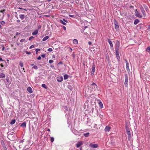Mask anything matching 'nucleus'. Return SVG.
Returning <instances> with one entry per match:
<instances>
[{
  "label": "nucleus",
  "instance_id": "nucleus-62",
  "mask_svg": "<svg viewBox=\"0 0 150 150\" xmlns=\"http://www.w3.org/2000/svg\"><path fill=\"white\" fill-rule=\"evenodd\" d=\"M20 34V33H19L18 32H16V35H18L19 34Z\"/></svg>",
  "mask_w": 150,
  "mask_h": 150
},
{
  "label": "nucleus",
  "instance_id": "nucleus-26",
  "mask_svg": "<svg viewBox=\"0 0 150 150\" xmlns=\"http://www.w3.org/2000/svg\"><path fill=\"white\" fill-rule=\"evenodd\" d=\"M89 132H87V133H85L84 134H83V135L85 137H88V136H89Z\"/></svg>",
  "mask_w": 150,
  "mask_h": 150
},
{
  "label": "nucleus",
  "instance_id": "nucleus-54",
  "mask_svg": "<svg viewBox=\"0 0 150 150\" xmlns=\"http://www.w3.org/2000/svg\"><path fill=\"white\" fill-rule=\"evenodd\" d=\"M75 56H76L75 54H74V53H73L72 54V57H73V58H74L75 57Z\"/></svg>",
  "mask_w": 150,
  "mask_h": 150
},
{
  "label": "nucleus",
  "instance_id": "nucleus-17",
  "mask_svg": "<svg viewBox=\"0 0 150 150\" xmlns=\"http://www.w3.org/2000/svg\"><path fill=\"white\" fill-rule=\"evenodd\" d=\"M38 33V30H35L34 32L32 33V35H37Z\"/></svg>",
  "mask_w": 150,
  "mask_h": 150
},
{
  "label": "nucleus",
  "instance_id": "nucleus-11",
  "mask_svg": "<svg viewBox=\"0 0 150 150\" xmlns=\"http://www.w3.org/2000/svg\"><path fill=\"white\" fill-rule=\"evenodd\" d=\"M83 144V142L82 141L79 142L76 144V146L77 148L79 147Z\"/></svg>",
  "mask_w": 150,
  "mask_h": 150
},
{
  "label": "nucleus",
  "instance_id": "nucleus-36",
  "mask_svg": "<svg viewBox=\"0 0 150 150\" xmlns=\"http://www.w3.org/2000/svg\"><path fill=\"white\" fill-rule=\"evenodd\" d=\"M40 49L38 48V49H36L35 50L36 54H37L38 52L40 51Z\"/></svg>",
  "mask_w": 150,
  "mask_h": 150
},
{
  "label": "nucleus",
  "instance_id": "nucleus-55",
  "mask_svg": "<svg viewBox=\"0 0 150 150\" xmlns=\"http://www.w3.org/2000/svg\"><path fill=\"white\" fill-rule=\"evenodd\" d=\"M41 28V26L40 25H39L38 27V29L39 30Z\"/></svg>",
  "mask_w": 150,
  "mask_h": 150
},
{
  "label": "nucleus",
  "instance_id": "nucleus-49",
  "mask_svg": "<svg viewBox=\"0 0 150 150\" xmlns=\"http://www.w3.org/2000/svg\"><path fill=\"white\" fill-rule=\"evenodd\" d=\"M53 60H50L49 61V63L50 64H51L52 63H53Z\"/></svg>",
  "mask_w": 150,
  "mask_h": 150
},
{
  "label": "nucleus",
  "instance_id": "nucleus-61",
  "mask_svg": "<svg viewBox=\"0 0 150 150\" xmlns=\"http://www.w3.org/2000/svg\"><path fill=\"white\" fill-rule=\"evenodd\" d=\"M88 44L89 45H91L92 44V42L90 41H89L88 42Z\"/></svg>",
  "mask_w": 150,
  "mask_h": 150
},
{
  "label": "nucleus",
  "instance_id": "nucleus-1",
  "mask_svg": "<svg viewBox=\"0 0 150 150\" xmlns=\"http://www.w3.org/2000/svg\"><path fill=\"white\" fill-rule=\"evenodd\" d=\"M96 66L95 64L93 63L92 65L91 69H92L91 75V76H93L94 74V72L95 71Z\"/></svg>",
  "mask_w": 150,
  "mask_h": 150
},
{
  "label": "nucleus",
  "instance_id": "nucleus-32",
  "mask_svg": "<svg viewBox=\"0 0 150 150\" xmlns=\"http://www.w3.org/2000/svg\"><path fill=\"white\" fill-rule=\"evenodd\" d=\"M120 43L119 41H117L116 42V47H119Z\"/></svg>",
  "mask_w": 150,
  "mask_h": 150
},
{
  "label": "nucleus",
  "instance_id": "nucleus-34",
  "mask_svg": "<svg viewBox=\"0 0 150 150\" xmlns=\"http://www.w3.org/2000/svg\"><path fill=\"white\" fill-rule=\"evenodd\" d=\"M143 6H144V8H145V9H146V10L147 11V9H148V7L146 6L145 5H144V4L143 5Z\"/></svg>",
  "mask_w": 150,
  "mask_h": 150
},
{
  "label": "nucleus",
  "instance_id": "nucleus-6",
  "mask_svg": "<svg viewBox=\"0 0 150 150\" xmlns=\"http://www.w3.org/2000/svg\"><path fill=\"white\" fill-rule=\"evenodd\" d=\"M89 146H90L92 148H97L98 146V145L97 144H93L92 143H91L89 144Z\"/></svg>",
  "mask_w": 150,
  "mask_h": 150
},
{
  "label": "nucleus",
  "instance_id": "nucleus-22",
  "mask_svg": "<svg viewBox=\"0 0 150 150\" xmlns=\"http://www.w3.org/2000/svg\"><path fill=\"white\" fill-rule=\"evenodd\" d=\"M63 108H64V111H67L68 110V109L67 107L66 106H63Z\"/></svg>",
  "mask_w": 150,
  "mask_h": 150
},
{
  "label": "nucleus",
  "instance_id": "nucleus-45",
  "mask_svg": "<svg viewBox=\"0 0 150 150\" xmlns=\"http://www.w3.org/2000/svg\"><path fill=\"white\" fill-rule=\"evenodd\" d=\"M20 65L21 66V67H22L23 66V63L22 62H20Z\"/></svg>",
  "mask_w": 150,
  "mask_h": 150
},
{
  "label": "nucleus",
  "instance_id": "nucleus-28",
  "mask_svg": "<svg viewBox=\"0 0 150 150\" xmlns=\"http://www.w3.org/2000/svg\"><path fill=\"white\" fill-rule=\"evenodd\" d=\"M68 76H69L67 74H65L64 76V79L65 80L67 79L68 77Z\"/></svg>",
  "mask_w": 150,
  "mask_h": 150
},
{
  "label": "nucleus",
  "instance_id": "nucleus-37",
  "mask_svg": "<svg viewBox=\"0 0 150 150\" xmlns=\"http://www.w3.org/2000/svg\"><path fill=\"white\" fill-rule=\"evenodd\" d=\"M119 47H116L115 48V51H119Z\"/></svg>",
  "mask_w": 150,
  "mask_h": 150
},
{
  "label": "nucleus",
  "instance_id": "nucleus-39",
  "mask_svg": "<svg viewBox=\"0 0 150 150\" xmlns=\"http://www.w3.org/2000/svg\"><path fill=\"white\" fill-rule=\"evenodd\" d=\"M0 23L2 25H4L5 24V22L3 21H1Z\"/></svg>",
  "mask_w": 150,
  "mask_h": 150
},
{
  "label": "nucleus",
  "instance_id": "nucleus-51",
  "mask_svg": "<svg viewBox=\"0 0 150 150\" xmlns=\"http://www.w3.org/2000/svg\"><path fill=\"white\" fill-rule=\"evenodd\" d=\"M0 61H4L5 62V63H6L5 60H3V59H2V58L1 57L0 58Z\"/></svg>",
  "mask_w": 150,
  "mask_h": 150
},
{
  "label": "nucleus",
  "instance_id": "nucleus-7",
  "mask_svg": "<svg viewBox=\"0 0 150 150\" xmlns=\"http://www.w3.org/2000/svg\"><path fill=\"white\" fill-rule=\"evenodd\" d=\"M116 56L117 59L118 61L119 62L120 61V57L119 56V51H115Z\"/></svg>",
  "mask_w": 150,
  "mask_h": 150
},
{
  "label": "nucleus",
  "instance_id": "nucleus-18",
  "mask_svg": "<svg viewBox=\"0 0 150 150\" xmlns=\"http://www.w3.org/2000/svg\"><path fill=\"white\" fill-rule=\"evenodd\" d=\"M26 123L25 122H23L20 125V126L23 127H25Z\"/></svg>",
  "mask_w": 150,
  "mask_h": 150
},
{
  "label": "nucleus",
  "instance_id": "nucleus-29",
  "mask_svg": "<svg viewBox=\"0 0 150 150\" xmlns=\"http://www.w3.org/2000/svg\"><path fill=\"white\" fill-rule=\"evenodd\" d=\"M20 17L22 20H23L25 18V16L24 15L21 14L20 15Z\"/></svg>",
  "mask_w": 150,
  "mask_h": 150
},
{
  "label": "nucleus",
  "instance_id": "nucleus-14",
  "mask_svg": "<svg viewBox=\"0 0 150 150\" xmlns=\"http://www.w3.org/2000/svg\"><path fill=\"white\" fill-rule=\"evenodd\" d=\"M27 90L30 93H33L32 89L30 87H29L27 88Z\"/></svg>",
  "mask_w": 150,
  "mask_h": 150
},
{
  "label": "nucleus",
  "instance_id": "nucleus-57",
  "mask_svg": "<svg viewBox=\"0 0 150 150\" xmlns=\"http://www.w3.org/2000/svg\"><path fill=\"white\" fill-rule=\"evenodd\" d=\"M0 64L1 66L2 67H3L4 66V65H3V64Z\"/></svg>",
  "mask_w": 150,
  "mask_h": 150
},
{
  "label": "nucleus",
  "instance_id": "nucleus-9",
  "mask_svg": "<svg viewBox=\"0 0 150 150\" xmlns=\"http://www.w3.org/2000/svg\"><path fill=\"white\" fill-rule=\"evenodd\" d=\"M63 78L62 76H60L57 77V81L58 82H61L63 80Z\"/></svg>",
  "mask_w": 150,
  "mask_h": 150
},
{
  "label": "nucleus",
  "instance_id": "nucleus-15",
  "mask_svg": "<svg viewBox=\"0 0 150 150\" xmlns=\"http://www.w3.org/2000/svg\"><path fill=\"white\" fill-rule=\"evenodd\" d=\"M140 9L141 10V11H142L143 15L144 16H145L146 15L145 12V11H144V8L142 7L141 8H140Z\"/></svg>",
  "mask_w": 150,
  "mask_h": 150
},
{
  "label": "nucleus",
  "instance_id": "nucleus-41",
  "mask_svg": "<svg viewBox=\"0 0 150 150\" xmlns=\"http://www.w3.org/2000/svg\"><path fill=\"white\" fill-rule=\"evenodd\" d=\"M62 20H63V21L64 22H65V23H68V21H67V20H66L65 19H64V18H63L62 19Z\"/></svg>",
  "mask_w": 150,
  "mask_h": 150
},
{
  "label": "nucleus",
  "instance_id": "nucleus-58",
  "mask_svg": "<svg viewBox=\"0 0 150 150\" xmlns=\"http://www.w3.org/2000/svg\"><path fill=\"white\" fill-rule=\"evenodd\" d=\"M18 9H20L24 10H25V11H26V9H23V8H21L19 7V8H18Z\"/></svg>",
  "mask_w": 150,
  "mask_h": 150
},
{
  "label": "nucleus",
  "instance_id": "nucleus-10",
  "mask_svg": "<svg viewBox=\"0 0 150 150\" xmlns=\"http://www.w3.org/2000/svg\"><path fill=\"white\" fill-rule=\"evenodd\" d=\"M135 16H136L139 18L142 17V15H140L139 14V13L137 10H136L135 11Z\"/></svg>",
  "mask_w": 150,
  "mask_h": 150
},
{
  "label": "nucleus",
  "instance_id": "nucleus-60",
  "mask_svg": "<svg viewBox=\"0 0 150 150\" xmlns=\"http://www.w3.org/2000/svg\"><path fill=\"white\" fill-rule=\"evenodd\" d=\"M63 27L64 30H65L66 29V27L64 26H63Z\"/></svg>",
  "mask_w": 150,
  "mask_h": 150
},
{
  "label": "nucleus",
  "instance_id": "nucleus-63",
  "mask_svg": "<svg viewBox=\"0 0 150 150\" xmlns=\"http://www.w3.org/2000/svg\"><path fill=\"white\" fill-rule=\"evenodd\" d=\"M24 142V140H21L20 141V142L21 143H22L23 142Z\"/></svg>",
  "mask_w": 150,
  "mask_h": 150
},
{
  "label": "nucleus",
  "instance_id": "nucleus-40",
  "mask_svg": "<svg viewBox=\"0 0 150 150\" xmlns=\"http://www.w3.org/2000/svg\"><path fill=\"white\" fill-rule=\"evenodd\" d=\"M25 41V39H23L21 40L20 41L21 42H23Z\"/></svg>",
  "mask_w": 150,
  "mask_h": 150
},
{
  "label": "nucleus",
  "instance_id": "nucleus-52",
  "mask_svg": "<svg viewBox=\"0 0 150 150\" xmlns=\"http://www.w3.org/2000/svg\"><path fill=\"white\" fill-rule=\"evenodd\" d=\"M34 47V45H32L30 46V47H29V48L30 49L33 48Z\"/></svg>",
  "mask_w": 150,
  "mask_h": 150
},
{
  "label": "nucleus",
  "instance_id": "nucleus-48",
  "mask_svg": "<svg viewBox=\"0 0 150 150\" xmlns=\"http://www.w3.org/2000/svg\"><path fill=\"white\" fill-rule=\"evenodd\" d=\"M41 59V58L40 56H39L37 58V59L38 60H40Z\"/></svg>",
  "mask_w": 150,
  "mask_h": 150
},
{
  "label": "nucleus",
  "instance_id": "nucleus-35",
  "mask_svg": "<svg viewBox=\"0 0 150 150\" xmlns=\"http://www.w3.org/2000/svg\"><path fill=\"white\" fill-rule=\"evenodd\" d=\"M32 68L35 69H38V67L37 66L35 65Z\"/></svg>",
  "mask_w": 150,
  "mask_h": 150
},
{
  "label": "nucleus",
  "instance_id": "nucleus-31",
  "mask_svg": "<svg viewBox=\"0 0 150 150\" xmlns=\"http://www.w3.org/2000/svg\"><path fill=\"white\" fill-rule=\"evenodd\" d=\"M146 51H147L149 53H150V47L149 46L146 49Z\"/></svg>",
  "mask_w": 150,
  "mask_h": 150
},
{
  "label": "nucleus",
  "instance_id": "nucleus-42",
  "mask_svg": "<svg viewBox=\"0 0 150 150\" xmlns=\"http://www.w3.org/2000/svg\"><path fill=\"white\" fill-rule=\"evenodd\" d=\"M47 51L49 52H52V49L51 48H49L48 49Z\"/></svg>",
  "mask_w": 150,
  "mask_h": 150
},
{
  "label": "nucleus",
  "instance_id": "nucleus-59",
  "mask_svg": "<svg viewBox=\"0 0 150 150\" xmlns=\"http://www.w3.org/2000/svg\"><path fill=\"white\" fill-rule=\"evenodd\" d=\"M5 48V47H4V46H3L2 48V51L4 50Z\"/></svg>",
  "mask_w": 150,
  "mask_h": 150
},
{
  "label": "nucleus",
  "instance_id": "nucleus-25",
  "mask_svg": "<svg viewBox=\"0 0 150 150\" xmlns=\"http://www.w3.org/2000/svg\"><path fill=\"white\" fill-rule=\"evenodd\" d=\"M73 43L75 44H77L78 43V41L77 40L74 39L73 40Z\"/></svg>",
  "mask_w": 150,
  "mask_h": 150
},
{
  "label": "nucleus",
  "instance_id": "nucleus-24",
  "mask_svg": "<svg viewBox=\"0 0 150 150\" xmlns=\"http://www.w3.org/2000/svg\"><path fill=\"white\" fill-rule=\"evenodd\" d=\"M5 77V75L3 73L0 74V78H4Z\"/></svg>",
  "mask_w": 150,
  "mask_h": 150
},
{
  "label": "nucleus",
  "instance_id": "nucleus-44",
  "mask_svg": "<svg viewBox=\"0 0 150 150\" xmlns=\"http://www.w3.org/2000/svg\"><path fill=\"white\" fill-rule=\"evenodd\" d=\"M25 52L27 54H30L31 53V52H28L27 51H25Z\"/></svg>",
  "mask_w": 150,
  "mask_h": 150
},
{
  "label": "nucleus",
  "instance_id": "nucleus-47",
  "mask_svg": "<svg viewBox=\"0 0 150 150\" xmlns=\"http://www.w3.org/2000/svg\"><path fill=\"white\" fill-rule=\"evenodd\" d=\"M69 16L71 17H72V18H75V16H74V15H69Z\"/></svg>",
  "mask_w": 150,
  "mask_h": 150
},
{
  "label": "nucleus",
  "instance_id": "nucleus-4",
  "mask_svg": "<svg viewBox=\"0 0 150 150\" xmlns=\"http://www.w3.org/2000/svg\"><path fill=\"white\" fill-rule=\"evenodd\" d=\"M125 80L124 82V84L126 86L127 85V83L128 81V76L127 74H125Z\"/></svg>",
  "mask_w": 150,
  "mask_h": 150
},
{
  "label": "nucleus",
  "instance_id": "nucleus-30",
  "mask_svg": "<svg viewBox=\"0 0 150 150\" xmlns=\"http://www.w3.org/2000/svg\"><path fill=\"white\" fill-rule=\"evenodd\" d=\"M42 86L43 88H45V89H47V86L46 85H45V84H42Z\"/></svg>",
  "mask_w": 150,
  "mask_h": 150
},
{
  "label": "nucleus",
  "instance_id": "nucleus-3",
  "mask_svg": "<svg viewBox=\"0 0 150 150\" xmlns=\"http://www.w3.org/2000/svg\"><path fill=\"white\" fill-rule=\"evenodd\" d=\"M114 23L115 25V29L117 30H119V28L118 25V24L117 22L115 20L114 21Z\"/></svg>",
  "mask_w": 150,
  "mask_h": 150
},
{
  "label": "nucleus",
  "instance_id": "nucleus-12",
  "mask_svg": "<svg viewBox=\"0 0 150 150\" xmlns=\"http://www.w3.org/2000/svg\"><path fill=\"white\" fill-rule=\"evenodd\" d=\"M125 61L126 63V69L127 71L129 70V63L128 62L127 60H125Z\"/></svg>",
  "mask_w": 150,
  "mask_h": 150
},
{
  "label": "nucleus",
  "instance_id": "nucleus-5",
  "mask_svg": "<svg viewBox=\"0 0 150 150\" xmlns=\"http://www.w3.org/2000/svg\"><path fill=\"white\" fill-rule=\"evenodd\" d=\"M129 125L128 123H126L125 125V129L126 132H127L130 131V129L129 128Z\"/></svg>",
  "mask_w": 150,
  "mask_h": 150
},
{
  "label": "nucleus",
  "instance_id": "nucleus-27",
  "mask_svg": "<svg viewBox=\"0 0 150 150\" xmlns=\"http://www.w3.org/2000/svg\"><path fill=\"white\" fill-rule=\"evenodd\" d=\"M15 122L16 120L15 119H13L11 120V122H10V124L11 125H13L15 123Z\"/></svg>",
  "mask_w": 150,
  "mask_h": 150
},
{
  "label": "nucleus",
  "instance_id": "nucleus-46",
  "mask_svg": "<svg viewBox=\"0 0 150 150\" xmlns=\"http://www.w3.org/2000/svg\"><path fill=\"white\" fill-rule=\"evenodd\" d=\"M6 80L7 81L8 83H9V78L8 77H7L6 78Z\"/></svg>",
  "mask_w": 150,
  "mask_h": 150
},
{
  "label": "nucleus",
  "instance_id": "nucleus-13",
  "mask_svg": "<svg viewBox=\"0 0 150 150\" xmlns=\"http://www.w3.org/2000/svg\"><path fill=\"white\" fill-rule=\"evenodd\" d=\"M110 127H109L108 126H107L105 127V132H108L110 131Z\"/></svg>",
  "mask_w": 150,
  "mask_h": 150
},
{
  "label": "nucleus",
  "instance_id": "nucleus-8",
  "mask_svg": "<svg viewBox=\"0 0 150 150\" xmlns=\"http://www.w3.org/2000/svg\"><path fill=\"white\" fill-rule=\"evenodd\" d=\"M126 132L127 134L128 135V139L129 141L130 140L132 137L131 132H130V131Z\"/></svg>",
  "mask_w": 150,
  "mask_h": 150
},
{
  "label": "nucleus",
  "instance_id": "nucleus-38",
  "mask_svg": "<svg viewBox=\"0 0 150 150\" xmlns=\"http://www.w3.org/2000/svg\"><path fill=\"white\" fill-rule=\"evenodd\" d=\"M50 140L51 142H53L54 140V138L53 137H51Z\"/></svg>",
  "mask_w": 150,
  "mask_h": 150
},
{
  "label": "nucleus",
  "instance_id": "nucleus-33",
  "mask_svg": "<svg viewBox=\"0 0 150 150\" xmlns=\"http://www.w3.org/2000/svg\"><path fill=\"white\" fill-rule=\"evenodd\" d=\"M99 105L100 106L101 108L103 107V104H102V103L101 102H100L99 103Z\"/></svg>",
  "mask_w": 150,
  "mask_h": 150
},
{
  "label": "nucleus",
  "instance_id": "nucleus-19",
  "mask_svg": "<svg viewBox=\"0 0 150 150\" xmlns=\"http://www.w3.org/2000/svg\"><path fill=\"white\" fill-rule=\"evenodd\" d=\"M1 145L3 147V148H6V146L5 145L4 142L3 140H1Z\"/></svg>",
  "mask_w": 150,
  "mask_h": 150
},
{
  "label": "nucleus",
  "instance_id": "nucleus-50",
  "mask_svg": "<svg viewBox=\"0 0 150 150\" xmlns=\"http://www.w3.org/2000/svg\"><path fill=\"white\" fill-rule=\"evenodd\" d=\"M41 57L43 58H45V54H43L41 55Z\"/></svg>",
  "mask_w": 150,
  "mask_h": 150
},
{
  "label": "nucleus",
  "instance_id": "nucleus-23",
  "mask_svg": "<svg viewBox=\"0 0 150 150\" xmlns=\"http://www.w3.org/2000/svg\"><path fill=\"white\" fill-rule=\"evenodd\" d=\"M49 38V36H46L43 38L42 39V40L43 41H46V40L48 39Z\"/></svg>",
  "mask_w": 150,
  "mask_h": 150
},
{
  "label": "nucleus",
  "instance_id": "nucleus-56",
  "mask_svg": "<svg viewBox=\"0 0 150 150\" xmlns=\"http://www.w3.org/2000/svg\"><path fill=\"white\" fill-rule=\"evenodd\" d=\"M62 61H60L58 63V64H62Z\"/></svg>",
  "mask_w": 150,
  "mask_h": 150
},
{
  "label": "nucleus",
  "instance_id": "nucleus-43",
  "mask_svg": "<svg viewBox=\"0 0 150 150\" xmlns=\"http://www.w3.org/2000/svg\"><path fill=\"white\" fill-rule=\"evenodd\" d=\"M6 10L5 9H4L2 10H1L0 12L1 13H4V12Z\"/></svg>",
  "mask_w": 150,
  "mask_h": 150
},
{
  "label": "nucleus",
  "instance_id": "nucleus-16",
  "mask_svg": "<svg viewBox=\"0 0 150 150\" xmlns=\"http://www.w3.org/2000/svg\"><path fill=\"white\" fill-rule=\"evenodd\" d=\"M108 42L109 43L110 47L112 48L113 47V44L112 41L110 40V39H108Z\"/></svg>",
  "mask_w": 150,
  "mask_h": 150
},
{
  "label": "nucleus",
  "instance_id": "nucleus-20",
  "mask_svg": "<svg viewBox=\"0 0 150 150\" xmlns=\"http://www.w3.org/2000/svg\"><path fill=\"white\" fill-rule=\"evenodd\" d=\"M59 22L64 25H67V24L62 19H60L59 20Z\"/></svg>",
  "mask_w": 150,
  "mask_h": 150
},
{
  "label": "nucleus",
  "instance_id": "nucleus-53",
  "mask_svg": "<svg viewBox=\"0 0 150 150\" xmlns=\"http://www.w3.org/2000/svg\"><path fill=\"white\" fill-rule=\"evenodd\" d=\"M34 37H33V36H31L29 38V40H30L32 38H34Z\"/></svg>",
  "mask_w": 150,
  "mask_h": 150
},
{
  "label": "nucleus",
  "instance_id": "nucleus-2",
  "mask_svg": "<svg viewBox=\"0 0 150 150\" xmlns=\"http://www.w3.org/2000/svg\"><path fill=\"white\" fill-rule=\"evenodd\" d=\"M91 87L94 91H95L96 89H98V86L95 83H93L91 85Z\"/></svg>",
  "mask_w": 150,
  "mask_h": 150
},
{
  "label": "nucleus",
  "instance_id": "nucleus-21",
  "mask_svg": "<svg viewBox=\"0 0 150 150\" xmlns=\"http://www.w3.org/2000/svg\"><path fill=\"white\" fill-rule=\"evenodd\" d=\"M139 22V21L138 19H136L134 21V25L137 24Z\"/></svg>",
  "mask_w": 150,
  "mask_h": 150
},
{
  "label": "nucleus",
  "instance_id": "nucleus-64",
  "mask_svg": "<svg viewBox=\"0 0 150 150\" xmlns=\"http://www.w3.org/2000/svg\"><path fill=\"white\" fill-rule=\"evenodd\" d=\"M20 22V21L19 20H17V23H19Z\"/></svg>",
  "mask_w": 150,
  "mask_h": 150
}]
</instances>
